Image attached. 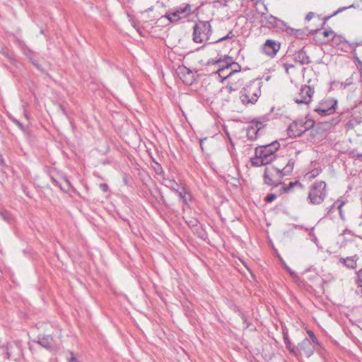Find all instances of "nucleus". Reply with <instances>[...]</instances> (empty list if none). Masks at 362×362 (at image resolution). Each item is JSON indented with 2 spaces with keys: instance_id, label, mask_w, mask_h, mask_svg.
I'll return each instance as SVG.
<instances>
[{
  "instance_id": "nucleus-20",
  "label": "nucleus",
  "mask_w": 362,
  "mask_h": 362,
  "mask_svg": "<svg viewBox=\"0 0 362 362\" xmlns=\"http://www.w3.org/2000/svg\"><path fill=\"white\" fill-rule=\"evenodd\" d=\"M356 255L348 257L346 258H340V262L344 263L348 268L354 269L356 267Z\"/></svg>"
},
{
  "instance_id": "nucleus-39",
  "label": "nucleus",
  "mask_w": 362,
  "mask_h": 362,
  "mask_svg": "<svg viewBox=\"0 0 362 362\" xmlns=\"http://www.w3.org/2000/svg\"><path fill=\"white\" fill-rule=\"evenodd\" d=\"M100 188L103 191V192H107L109 187H108V185L105 183H101L100 185Z\"/></svg>"
},
{
  "instance_id": "nucleus-46",
  "label": "nucleus",
  "mask_w": 362,
  "mask_h": 362,
  "mask_svg": "<svg viewBox=\"0 0 362 362\" xmlns=\"http://www.w3.org/2000/svg\"><path fill=\"white\" fill-rule=\"evenodd\" d=\"M332 16H333L332 15V16H326L325 18V21H327V20L329 19Z\"/></svg>"
},
{
  "instance_id": "nucleus-40",
  "label": "nucleus",
  "mask_w": 362,
  "mask_h": 362,
  "mask_svg": "<svg viewBox=\"0 0 362 362\" xmlns=\"http://www.w3.org/2000/svg\"><path fill=\"white\" fill-rule=\"evenodd\" d=\"M352 6H353V5H351V6H349V8H351V7H352ZM346 8H348V7H341V8H339L338 10H337V11H336L333 14H332V16H335V15H337V13H339V12H341V11H344V10L346 9Z\"/></svg>"
},
{
  "instance_id": "nucleus-24",
  "label": "nucleus",
  "mask_w": 362,
  "mask_h": 362,
  "mask_svg": "<svg viewBox=\"0 0 362 362\" xmlns=\"http://www.w3.org/2000/svg\"><path fill=\"white\" fill-rule=\"evenodd\" d=\"M295 186H298L299 187H302V184L298 181L291 182L288 185L284 186L281 189V192H288L291 189Z\"/></svg>"
},
{
  "instance_id": "nucleus-4",
  "label": "nucleus",
  "mask_w": 362,
  "mask_h": 362,
  "mask_svg": "<svg viewBox=\"0 0 362 362\" xmlns=\"http://www.w3.org/2000/svg\"><path fill=\"white\" fill-rule=\"evenodd\" d=\"M327 195L326 182L324 181H317L310 187L307 200L310 204H320L324 202Z\"/></svg>"
},
{
  "instance_id": "nucleus-11",
  "label": "nucleus",
  "mask_w": 362,
  "mask_h": 362,
  "mask_svg": "<svg viewBox=\"0 0 362 362\" xmlns=\"http://www.w3.org/2000/svg\"><path fill=\"white\" fill-rule=\"evenodd\" d=\"M315 90L310 86H302L299 93L294 98V101L298 104L308 105L312 101Z\"/></svg>"
},
{
  "instance_id": "nucleus-3",
  "label": "nucleus",
  "mask_w": 362,
  "mask_h": 362,
  "mask_svg": "<svg viewBox=\"0 0 362 362\" xmlns=\"http://www.w3.org/2000/svg\"><path fill=\"white\" fill-rule=\"evenodd\" d=\"M212 63L220 64L218 74V76L222 78V81L230 77L235 73L240 72L241 70L240 65L235 62L233 57L228 55H225L223 58L221 57Z\"/></svg>"
},
{
  "instance_id": "nucleus-43",
  "label": "nucleus",
  "mask_w": 362,
  "mask_h": 362,
  "mask_svg": "<svg viewBox=\"0 0 362 362\" xmlns=\"http://www.w3.org/2000/svg\"><path fill=\"white\" fill-rule=\"evenodd\" d=\"M285 67H286V69L288 71L289 69H291V68H293L294 66L292 64H289V63H286L284 64Z\"/></svg>"
},
{
  "instance_id": "nucleus-44",
  "label": "nucleus",
  "mask_w": 362,
  "mask_h": 362,
  "mask_svg": "<svg viewBox=\"0 0 362 362\" xmlns=\"http://www.w3.org/2000/svg\"><path fill=\"white\" fill-rule=\"evenodd\" d=\"M71 357L69 359V362H78L77 359L74 356L73 353H71Z\"/></svg>"
},
{
  "instance_id": "nucleus-45",
  "label": "nucleus",
  "mask_w": 362,
  "mask_h": 362,
  "mask_svg": "<svg viewBox=\"0 0 362 362\" xmlns=\"http://www.w3.org/2000/svg\"><path fill=\"white\" fill-rule=\"evenodd\" d=\"M0 165L1 166L4 165V160L3 156L1 153H0Z\"/></svg>"
},
{
  "instance_id": "nucleus-28",
  "label": "nucleus",
  "mask_w": 362,
  "mask_h": 362,
  "mask_svg": "<svg viewBox=\"0 0 362 362\" xmlns=\"http://www.w3.org/2000/svg\"><path fill=\"white\" fill-rule=\"evenodd\" d=\"M336 204H337V209L339 210V214L340 218L342 220H344L345 219V216H344V212L342 211V207L345 204V202L343 201V200H341V199H337L336 201Z\"/></svg>"
},
{
  "instance_id": "nucleus-48",
  "label": "nucleus",
  "mask_w": 362,
  "mask_h": 362,
  "mask_svg": "<svg viewBox=\"0 0 362 362\" xmlns=\"http://www.w3.org/2000/svg\"><path fill=\"white\" fill-rule=\"evenodd\" d=\"M7 355H8V358H11V354L9 351L7 352Z\"/></svg>"
},
{
  "instance_id": "nucleus-18",
  "label": "nucleus",
  "mask_w": 362,
  "mask_h": 362,
  "mask_svg": "<svg viewBox=\"0 0 362 362\" xmlns=\"http://www.w3.org/2000/svg\"><path fill=\"white\" fill-rule=\"evenodd\" d=\"M37 342L42 347L51 350L54 347V341L51 335L38 337Z\"/></svg>"
},
{
  "instance_id": "nucleus-33",
  "label": "nucleus",
  "mask_w": 362,
  "mask_h": 362,
  "mask_svg": "<svg viewBox=\"0 0 362 362\" xmlns=\"http://www.w3.org/2000/svg\"><path fill=\"white\" fill-rule=\"evenodd\" d=\"M276 198V195L275 194H269L265 197L264 200L266 202L270 203L273 202Z\"/></svg>"
},
{
  "instance_id": "nucleus-7",
  "label": "nucleus",
  "mask_w": 362,
  "mask_h": 362,
  "mask_svg": "<svg viewBox=\"0 0 362 362\" xmlns=\"http://www.w3.org/2000/svg\"><path fill=\"white\" fill-rule=\"evenodd\" d=\"M337 105V100L332 98H327L321 100L313 110L320 116H326L333 114Z\"/></svg>"
},
{
  "instance_id": "nucleus-36",
  "label": "nucleus",
  "mask_w": 362,
  "mask_h": 362,
  "mask_svg": "<svg viewBox=\"0 0 362 362\" xmlns=\"http://www.w3.org/2000/svg\"><path fill=\"white\" fill-rule=\"evenodd\" d=\"M9 118L12 120V122L18 125V127L23 129V124L17 119H16L13 117L9 115Z\"/></svg>"
},
{
  "instance_id": "nucleus-29",
  "label": "nucleus",
  "mask_w": 362,
  "mask_h": 362,
  "mask_svg": "<svg viewBox=\"0 0 362 362\" xmlns=\"http://www.w3.org/2000/svg\"><path fill=\"white\" fill-rule=\"evenodd\" d=\"M308 334L310 337V340L311 342L313 343V345L315 346H320V343H319V341L318 339H317L316 336L315 335V334L310 331V330H308Z\"/></svg>"
},
{
  "instance_id": "nucleus-22",
  "label": "nucleus",
  "mask_w": 362,
  "mask_h": 362,
  "mask_svg": "<svg viewBox=\"0 0 362 362\" xmlns=\"http://www.w3.org/2000/svg\"><path fill=\"white\" fill-rule=\"evenodd\" d=\"M286 33L289 35H293L298 38H303V37L305 35V32L303 30L295 29L289 27L288 25L286 30Z\"/></svg>"
},
{
  "instance_id": "nucleus-41",
  "label": "nucleus",
  "mask_w": 362,
  "mask_h": 362,
  "mask_svg": "<svg viewBox=\"0 0 362 362\" xmlns=\"http://www.w3.org/2000/svg\"><path fill=\"white\" fill-rule=\"evenodd\" d=\"M284 268L289 272L291 276H293L295 275V273L286 265V264L284 263Z\"/></svg>"
},
{
  "instance_id": "nucleus-1",
  "label": "nucleus",
  "mask_w": 362,
  "mask_h": 362,
  "mask_svg": "<svg viewBox=\"0 0 362 362\" xmlns=\"http://www.w3.org/2000/svg\"><path fill=\"white\" fill-rule=\"evenodd\" d=\"M280 148V144L275 141L269 144L259 146L255 148L256 158H251L252 165L254 166L265 165L273 161L276 151Z\"/></svg>"
},
{
  "instance_id": "nucleus-13",
  "label": "nucleus",
  "mask_w": 362,
  "mask_h": 362,
  "mask_svg": "<svg viewBox=\"0 0 362 362\" xmlns=\"http://www.w3.org/2000/svg\"><path fill=\"white\" fill-rule=\"evenodd\" d=\"M281 44L274 40H267L262 45V52L266 55L274 57L279 52Z\"/></svg>"
},
{
  "instance_id": "nucleus-2",
  "label": "nucleus",
  "mask_w": 362,
  "mask_h": 362,
  "mask_svg": "<svg viewBox=\"0 0 362 362\" xmlns=\"http://www.w3.org/2000/svg\"><path fill=\"white\" fill-rule=\"evenodd\" d=\"M261 95V82L254 80L245 85L240 92V99L245 105H254Z\"/></svg>"
},
{
  "instance_id": "nucleus-12",
  "label": "nucleus",
  "mask_w": 362,
  "mask_h": 362,
  "mask_svg": "<svg viewBox=\"0 0 362 362\" xmlns=\"http://www.w3.org/2000/svg\"><path fill=\"white\" fill-rule=\"evenodd\" d=\"M266 122L264 118L253 120L247 129V139L251 141L255 140L257 138L258 132L264 127Z\"/></svg>"
},
{
  "instance_id": "nucleus-31",
  "label": "nucleus",
  "mask_w": 362,
  "mask_h": 362,
  "mask_svg": "<svg viewBox=\"0 0 362 362\" xmlns=\"http://www.w3.org/2000/svg\"><path fill=\"white\" fill-rule=\"evenodd\" d=\"M350 155L355 160H358L362 161V153H357L354 151H352L350 152Z\"/></svg>"
},
{
  "instance_id": "nucleus-8",
  "label": "nucleus",
  "mask_w": 362,
  "mask_h": 362,
  "mask_svg": "<svg viewBox=\"0 0 362 362\" xmlns=\"http://www.w3.org/2000/svg\"><path fill=\"white\" fill-rule=\"evenodd\" d=\"M296 354H292L294 356L299 358L305 356L310 358L315 351V346L310 340L305 337L300 342H299L296 346Z\"/></svg>"
},
{
  "instance_id": "nucleus-14",
  "label": "nucleus",
  "mask_w": 362,
  "mask_h": 362,
  "mask_svg": "<svg viewBox=\"0 0 362 362\" xmlns=\"http://www.w3.org/2000/svg\"><path fill=\"white\" fill-rule=\"evenodd\" d=\"M24 54L28 57L32 64L35 66L39 71L42 73L45 72L43 64L41 63L42 58L40 57L38 53L33 52L30 49L26 50L24 48Z\"/></svg>"
},
{
  "instance_id": "nucleus-16",
  "label": "nucleus",
  "mask_w": 362,
  "mask_h": 362,
  "mask_svg": "<svg viewBox=\"0 0 362 362\" xmlns=\"http://www.w3.org/2000/svg\"><path fill=\"white\" fill-rule=\"evenodd\" d=\"M293 59L300 65L308 64L311 62L309 56L306 54L304 49L296 52L293 55Z\"/></svg>"
},
{
  "instance_id": "nucleus-15",
  "label": "nucleus",
  "mask_w": 362,
  "mask_h": 362,
  "mask_svg": "<svg viewBox=\"0 0 362 362\" xmlns=\"http://www.w3.org/2000/svg\"><path fill=\"white\" fill-rule=\"evenodd\" d=\"M306 129L307 128L302 122H293L287 129L288 135L290 137L296 138L302 135Z\"/></svg>"
},
{
  "instance_id": "nucleus-42",
  "label": "nucleus",
  "mask_w": 362,
  "mask_h": 362,
  "mask_svg": "<svg viewBox=\"0 0 362 362\" xmlns=\"http://www.w3.org/2000/svg\"><path fill=\"white\" fill-rule=\"evenodd\" d=\"M314 16V13L313 12H309L306 16H305V20L306 21H310L313 18V17Z\"/></svg>"
},
{
  "instance_id": "nucleus-5",
  "label": "nucleus",
  "mask_w": 362,
  "mask_h": 362,
  "mask_svg": "<svg viewBox=\"0 0 362 362\" xmlns=\"http://www.w3.org/2000/svg\"><path fill=\"white\" fill-rule=\"evenodd\" d=\"M212 30L209 21H199L194 26L193 40L196 43L206 42L210 40Z\"/></svg>"
},
{
  "instance_id": "nucleus-47",
  "label": "nucleus",
  "mask_w": 362,
  "mask_h": 362,
  "mask_svg": "<svg viewBox=\"0 0 362 362\" xmlns=\"http://www.w3.org/2000/svg\"><path fill=\"white\" fill-rule=\"evenodd\" d=\"M184 69H185L189 74H191L192 72L190 71V70L186 69L185 67L184 68Z\"/></svg>"
},
{
  "instance_id": "nucleus-23",
  "label": "nucleus",
  "mask_w": 362,
  "mask_h": 362,
  "mask_svg": "<svg viewBox=\"0 0 362 362\" xmlns=\"http://www.w3.org/2000/svg\"><path fill=\"white\" fill-rule=\"evenodd\" d=\"M162 184L166 187L170 189L173 191H175L177 188L176 187L178 185L175 180H171L168 177H163Z\"/></svg>"
},
{
  "instance_id": "nucleus-34",
  "label": "nucleus",
  "mask_w": 362,
  "mask_h": 362,
  "mask_svg": "<svg viewBox=\"0 0 362 362\" xmlns=\"http://www.w3.org/2000/svg\"><path fill=\"white\" fill-rule=\"evenodd\" d=\"M230 34H232V32L230 31L227 35L224 36V37H222L221 38H219L218 40L214 41V42H209V43H214V42H221V41H223V40H226L227 39H230L232 37L233 35H230Z\"/></svg>"
},
{
  "instance_id": "nucleus-21",
  "label": "nucleus",
  "mask_w": 362,
  "mask_h": 362,
  "mask_svg": "<svg viewBox=\"0 0 362 362\" xmlns=\"http://www.w3.org/2000/svg\"><path fill=\"white\" fill-rule=\"evenodd\" d=\"M294 165H295L294 159H293V158L289 159L288 161L287 162L286 165L282 170H280L282 177L291 173L293 170Z\"/></svg>"
},
{
  "instance_id": "nucleus-10",
  "label": "nucleus",
  "mask_w": 362,
  "mask_h": 362,
  "mask_svg": "<svg viewBox=\"0 0 362 362\" xmlns=\"http://www.w3.org/2000/svg\"><path fill=\"white\" fill-rule=\"evenodd\" d=\"M191 13V6L185 4L175 8L173 11L167 13L165 17L170 22H177L180 19L188 16Z\"/></svg>"
},
{
  "instance_id": "nucleus-19",
  "label": "nucleus",
  "mask_w": 362,
  "mask_h": 362,
  "mask_svg": "<svg viewBox=\"0 0 362 362\" xmlns=\"http://www.w3.org/2000/svg\"><path fill=\"white\" fill-rule=\"evenodd\" d=\"M282 334H283L284 342L288 351L291 354H296V349H295L296 346L291 341L289 336H288V330L286 329H283Z\"/></svg>"
},
{
  "instance_id": "nucleus-25",
  "label": "nucleus",
  "mask_w": 362,
  "mask_h": 362,
  "mask_svg": "<svg viewBox=\"0 0 362 362\" xmlns=\"http://www.w3.org/2000/svg\"><path fill=\"white\" fill-rule=\"evenodd\" d=\"M315 32L316 33L322 34L323 35V37L325 38H328L332 36V39L333 40L334 37L335 36V35L334 34V31L331 28H329L324 31H321V30L317 29Z\"/></svg>"
},
{
  "instance_id": "nucleus-30",
  "label": "nucleus",
  "mask_w": 362,
  "mask_h": 362,
  "mask_svg": "<svg viewBox=\"0 0 362 362\" xmlns=\"http://www.w3.org/2000/svg\"><path fill=\"white\" fill-rule=\"evenodd\" d=\"M320 173H321V169L320 168H315V169L312 170L311 171H310L308 173V175L309 176V178H315V177L319 175V174Z\"/></svg>"
},
{
  "instance_id": "nucleus-6",
  "label": "nucleus",
  "mask_w": 362,
  "mask_h": 362,
  "mask_svg": "<svg viewBox=\"0 0 362 362\" xmlns=\"http://www.w3.org/2000/svg\"><path fill=\"white\" fill-rule=\"evenodd\" d=\"M262 26L266 27L274 32H285L288 27V24L284 21L272 16H264L262 19Z\"/></svg>"
},
{
  "instance_id": "nucleus-38",
  "label": "nucleus",
  "mask_w": 362,
  "mask_h": 362,
  "mask_svg": "<svg viewBox=\"0 0 362 362\" xmlns=\"http://www.w3.org/2000/svg\"><path fill=\"white\" fill-rule=\"evenodd\" d=\"M235 90L236 88H233L232 85H228L223 88V90L228 93H231L232 91H234Z\"/></svg>"
},
{
  "instance_id": "nucleus-37",
  "label": "nucleus",
  "mask_w": 362,
  "mask_h": 362,
  "mask_svg": "<svg viewBox=\"0 0 362 362\" xmlns=\"http://www.w3.org/2000/svg\"><path fill=\"white\" fill-rule=\"evenodd\" d=\"M337 204H336V202H334V203L331 205L329 208H327V216H329L332 211L335 209L337 208Z\"/></svg>"
},
{
  "instance_id": "nucleus-17",
  "label": "nucleus",
  "mask_w": 362,
  "mask_h": 362,
  "mask_svg": "<svg viewBox=\"0 0 362 362\" xmlns=\"http://www.w3.org/2000/svg\"><path fill=\"white\" fill-rule=\"evenodd\" d=\"M175 192L178 195L185 206H189V203L192 201V195L189 191L185 187H182L175 189Z\"/></svg>"
},
{
  "instance_id": "nucleus-26",
  "label": "nucleus",
  "mask_w": 362,
  "mask_h": 362,
  "mask_svg": "<svg viewBox=\"0 0 362 362\" xmlns=\"http://www.w3.org/2000/svg\"><path fill=\"white\" fill-rule=\"evenodd\" d=\"M358 76L357 73H354L350 77L346 78L345 81L341 83V87L346 88L354 83V77Z\"/></svg>"
},
{
  "instance_id": "nucleus-9",
  "label": "nucleus",
  "mask_w": 362,
  "mask_h": 362,
  "mask_svg": "<svg viewBox=\"0 0 362 362\" xmlns=\"http://www.w3.org/2000/svg\"><path fill=\"white\" fill-rule=\"evenodd\" d=\"M282 177L280 169L277 168L269 166L267 167L264 170V182L268 185L278 186L281 185V179Z\"/></svg>"
},
{
  "instance_id": "nucleus-49",
  "label": "nucleus",
  "mask_w": 362,
  "mask_h": 362,
  "mask_svg": "<svg viewBox=\"0 0 362 362\" xmlns=\"http://www.w3.org/2000/svg\"><path fill=\"white\" fill-rule=\"evenodd\" d=\"M345 233H348L351 234V231L348 230H345Z\"/></svg>"
},
{
  "instance_id": "nucleus-35",
  "label": "nucleus",
  "mask_w": 362,
  "mask_h": 362,
  "mask_svg": "<svg viewBox=\"0 0 362 362\" xmlns=\"http://www.w3.org/2000/svg\"><path fill=\"white\" fill-rule=\"evenodd\" d=\"M154 170L158 175L163 174V168H162L161 165L158 163L156 164V166L154 167Z\"/></svg>"
},
{
  "instance_id": "nucleus-51",
  "label": "nucleus",
  "mask_w": 362,
  "mask_h": 362,
  "mask_svg": "<svg viewBox=\"0 0 362 362\" xmlns=\"http://www.w3.org/2000/svg\"><path fill=\"white\" fill-rule=\"evenodd\" d=\"M202 140L200 141V145L202 146Z\"/></svg>"
},
{
  "instance_id": "nucleus-27",
  "label": "nucleus",
  "mask_w": 362,
  "mask_h": 362,
  "mask_svg": "<svg viewBox=\"0 0 362 362\" xmlns=\"http://www.w3.org/2000/svg\"><path fill=\"white\" fill-rule=\"evenodd\" d=\"M52 182L57 186H59L60 187L61 189L62 190H66V189H69V187H70V182L68 180L67 178L64 177V185H62V183H59L58 181H57L56 180L53 179L52 180Z\"/></svg>"
},
{
  "instance_id": "nucleus-32",
  "label": "nucleus",
  "mask_w": 362,
  "mask_h": 362,
  "mask_svg": "<svg viewBox=\"0 0 362 362\" xmlns=\"http://www.w3.org/2000/svg\"><path fill=\"white\" fill-rule=\"evenodd\" d=\"M356 283L357 284L358 286L362 288V269H360L357 273Z\"/></svg>"
},
{
  "instance_id": "nucleus-50",
  "label": "nucleus",
  "mask_w": 362,
  "mask_h": 362,
  "mask_svg": "<svg viewBox=\"0 0 362 362\" xmlns=\"http://www.w3.org/2000/svg\"><path fill=\"white\" fill-rule=\"evenodd\" d=\"M229 71H230V70L227 71H225V74L224 75L226 76Z\"/></svg>"
}]
</instances>
